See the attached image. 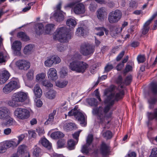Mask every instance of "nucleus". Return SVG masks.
I'll use <instances>...</instances> for the list:
<instances>
[{"mask_svg":"<svg viewBox=\"0 0 157 157\" xmlns=\"http://www.w3.org/2000/svg\"><path fill=\"white\" fill-rule=\"evenodd\" d=\"M104 94L107 96L104 103L107 105L104 107L99 106L94 108L92 113L93 115L96 116L99 124L106 125L109 124L112 119L113 111H110V109L115 101H117L122 98L124 94L123 91H121L115 95L113 93H110L107 95L106 91L105 92Z\"/></svg>","mask_w":157,"mask_h":157,"instance_id":"nucleus-1","label":"nucleus"},{"mask_svg":"<svg viewBox=\"0 0 157 157\" xmlns=\"http://www.w3.org/2000/svg\"><path fill=\"white\" fill-rule=\"evenodd\" d=\"M73 35V33L70 31L69 29L63 27L57 29L53 34V38L61 43L67 42Z\"/></svg>","mask_w":157,"mask_h":157,"instance_id":"nucleus-2","label":"nucleus"},{"mask_svg":"<svg viewBox=\"0 0 157 157\" xmlns=\"http://www.w3.org/2000/svg\"><path fill=\"white\" fill-rule=\"evenodd\" d=\"M69 66L70 69L72 71L83 73L88 67V65L83 61L74 60L70 63Z\"/></svg>","mask_w":157,"mask_h":157,"instance_id":"nucleus-3","label":"nucleus"},{"mask_svg":"<svg viewBox=\"0 0 157 157\" xmlns=\"http://www.w3.org/2000/svg\"><path fill=\"white\" fill-rule=\"evenodd\" d=\"M122 16V13L119 10H116L112 11L109 13L108 20L111 24L117 23L121 19Z\"/></svg>","mask_w":157,"mask_h":157,"instance_id":"nucleus-4","label":"nucleus"},{"mask_svg":"<svg viewBox=\"0 0 157 157\" xmlns=\"http://www.w3.org/2000/svg\"><path fill=\"white\" fill-rule=\"evenodd\" d=\"M9 109L6 107H3L0 109V119L3 120L2 125L6 126L10 124V117Z\"/></svg>","mask_w":157,"mask_h":157,"instance_id":"nucleus-5","label":"nucleus"},{"mask_svg":"<svg viewBox=\"0 0 157 157\" xmlns=\"http://www.w3.org/2000/svg\"><path fill=\"white\" fill-rule=\"evenodd\" d=\"M14 113L18 118L22 120L27 119L30 116L29 111L25 108H17L15 109Z\"/></svg>","mask_w":157,"mask_h":157,"instance_id":"nucleus-6","label":"nucleus"},{"mask_svg":"<svg viewBox=\"0 0 157 157\" xmlns=\"http://www.w3.org/2000/svg\"><path fill=\"white\" fill-rule=\"evenodd\" d=\"M94 51V47L86 43L82 44L80 46V52L84 56L91 55Z\"/></svg>","mask_w":157,"mask_h":157,"instance_id":"nucleus-7","label":"nucleus"},{"mask_svg":"<svg viewBox=\"0 0 157 157\" xmlns=\"http://www.w3.org/2000/svg\"><path fill=\"white\" fill-rule=\"evenodd\" d=\"M28 95L27 93L19 91L14 94L13 98L16 101L22 102L27 99Z\"/></svg>","mask_w":157,"mask_h":157,"instance_id":"nucleus-8","label":"nucleus"},{"mask_svg":"<svg viewBox=\"0 0 157 157\" xmlns=\"http://www.w3.org/2000/svg\"><path fill=\"white\" fill-rule=\"evenodd\" d=\"M16 65L20 70H27L30 66V63L25 59H20L16 63Z\"/></svg>","mask_w":157,"mask_h":157,"instance_id":"nucleus-9","label":"nucleus"},{"mask_svg":"<svg viewBox=\"0 0 157 157\" xmlns=\"http://www.w3.org/2000/svg\"><path fill=\"white\" fill-rule=\"evenodd\" d=\"M110 150V147L105 142H102L99 148L100 154L103 156H106L109 154Z\"/></svg>","mask_w":157,"mask_h":157,"instance_id":"nucleus-10","label":"nucleus"},{"mask_svg":"<svg viewBox=\"0 0 157 157\" xmlns=\"http://www.w3.org/2000/svg\"><path fill=\"white\" fill-rule=\"evenodd\" d=\"M75 117L79 122L82 126L85 127L86 126V118L82 113L77 111Z\"/></svg>","mask_w":157,"mask_h":157,"instance_id":"nucleus-11","label":"nucleus"},{"mask_svg":"<svg viewBox=\"0 0 157 157\" xmlns=\"http://www.w3.org/2000/svg\"><path fill=\"white\" fill-rule=\"evenodd\" d=\"M73 10L76 14L84 13L86 11L85 6L82 3H78L75 6Z\"/></svg>","mask_w":157,"mask_h":157,"instance_id":"nucleus-12","label":"nucleus"},{"mask_svg":"<svg viewBox=\"0 0 157 157\" xmlns=\"http://www.w3.org/2000/svg\"><path fill=\"white\" fill-rule=\"evenodd\" d=\"M97 12V16L98 19L101 21L104 20L105 17L107 14L106 8L104 7H101L98 10Z\"/></svg>","mask_w":157,"mask_h":157,"instance_id":"nucleus-13","label":"nucleus"},{"mask_svg":"<svg viewBox=\"0 0 157 157\" xmlns=\"http://www.w3.org/2000/svg\"><path fill=\"white\" fill-rule=\"evenodd\" d=\"M9 78V73L6 70L1 72L0 74V83L3 84L5 83Z\"/></svg>","mask_w":157,"mask_h":157,"instance_id":"nucleus-14","label":"nucleus"},{"mask_svg":"<svg viewBox=\"0 0 157 157\" xmlns=\"http://www.w3.org/2000/svg\"><path fill=\"white\" fill-rule=\"evenodd\" d=\"M48 74V78L50 79L55 80L57 78V71L55 69L50 68L49 70Z\"/></svg>","mask_w":157,"mask_h":157,"instance_id":"nucleus-15","label":"nucleus"},{"mask_svg":"<svg viewBox=\"0 0 157 157\" xmlns=\"http://www.w3.org/2000/svg\"><path fill=\"white\" fill-rule=\"evenodd\" d=\"M10 141H5L0 143V153H3L6 152L7 149L9 148Z\"/></svg>","mask_w":157,"mask_h":157,"instance_id":"nucleus-16","label":"nucleus"},{"mask_svg":"<svg viewBox=\"0 0 157 157\" xmlns=\"http://www.w3.org/2000/svg\"><path fill=\"white\" fill-rule=\"evenodd\" d=\"M55 20L57 21H61L64 19V16L61 11H56L54 13Z\"/></svg>","mask_w":157,"mask_h":157,"instance_id":"nucleus-17","label":"nucleus"},{"mask_svg":"<svg viewBox=\"0 0 157 157\" xmlns=\"http://www.w3.org/2000/svg\"><path fill=\"white\" fill-rule=\"evenodd\" d=\"M44 26L41 23H38L36 24L35 28V32L38 35L41 34L43 32Z\"/></svg>","mask_w":157,"mask_h":157,"instance_id":"nucleus-18","label":"nucleus"},{"mask_svg":"<svg viewBox=\"0 0 157 157\" xmlns=\"http://www.w3.org/2000/svg\"><path fill=\"white\" fill-rule=\"evenodd\" d=\"M63 128L67 131L75 129L77 127L75 124L73 123H66L63 125Z\"/></svg>","mask_w":157,"mask_h":157,"instance_id":"nucleus-19","label":"nucleus"},{"mask_svg":"<svg viewBox=\"0 0 157 157\" xmlns=\"http://www.w3.org/2000/svg\"><path fill=\"white\" fill-rule=\"evenodd\" d=\"M33 92L35 96L37 98H40L42 94V90L38 84H36L34 87Z\"/></svg>","mask_w":157,"mask_h":157,"instance_id":"nucleus-20","label":"nucleus"},{"mask_svg":"<svg viewBox=\"0 0 157 157\" xmlns=\"http://www.w3.org/2000/svg\"><path fill=\"white\" fill-rule=\"evenodd\" d=\"M17 37L21 39L22 40L27 41L29 40V37L28 36L26 33L22 32H18L17 35Z\"/></svg>","mask_w":157,"mask_h":157,"instance_id":"nucleus-21","label":"nucleus"},{"mask_svg":"<svg viewBox=\"0 0 157 157\" xmlns=\"http://www.w3.org/2000/svg\"><path fill=\"white\" fill-rule=\"evenodd\" d=\"M77 143V142H75L72 139L69 140L67 143V148L70 150L74 149Z\"/></svg>","mask_w":157,"mask_h":157,"instance_id":"nucleus-22","label":"nucleus"},{"mask_svg":"<svg viewBox=\"0 0 157 157\" xmlns=\"http://www.w3.org/2000/svg\"><path fill=\"white\" fill-rule=\"evenodd\" d=\"M147 116L149 121L153 119L157 121V108L154 109L153 113H148Z\"/></svg>","mask_w":157,"mask_h":157,"instance_id":"nucleus-23","label":"nucleus"},{"mask_svg":"<svg viewBox=\"0 0 157 157\" xmlns=\"http://www.w3.org/2000/svg\"><path fill=\"white\" fill-rule=\"evenodd\" d=\"M87 102L91 106L97 107L98 105L97 100L94 98H90L86 99Z\"/></svg>","mask_w":157,"mask_h":157,"instance_id":"nucleus-24","label":"nucleus"},{"mask_svg":"<svg viewBox=\"0 0 157 157\" xmlns=\"http://www.w3.org/2000/svg\"><path fill=\"white\" fill-rule=\"evenodd\" d=\"M64 134L62 132L57 131L53 132L51 134V136L54 139H59L63 137Z\"/></svg>","mask_w":157,"mask_h":157,"instance_id":"nucleus-25","label":"nucleus"},{"mask_svg":"<svg viewBox=\"0 0 157 157\" xmlns=\"http://www.w3.org/2000/svg\"><path fill=\"white\" fill-rule=\"evenodd\" d=\"M41 144L45 147L48 149L51 148L52 145L49 141L46 138H44L42 139L40 141Z\"/></svg>","mask_w":157,"mask_h":157,"instance_id":"nucleus-26","label":"nucleus"},{"mask_svg":"<svg viewBox=\"0 0 157 157\" xmlns=\"http://www.w3.org/2000/svg\"><path fill=\"white\" fill-rule=\"evenodd\" d=\"M20 87V86L16 81H10V91L16 90Z\"/></svg>","mask_w":157,"mask_h":157,"instance_id":"nucleus-27","label":"nucleus"},{"mask_svg":"<svg viewBox=\"0 0 157 157\" xmlns=\"http://www.w3.org/2000/svg\"><path fill=\"white\" fill-rule=\"evenodd\" d=\"M56 110H53V112L49 115L48 120L45 122V124H48L52 123L54 120V116L56 114Z\"/></svg>","mask_w":157,"mask_h":157,"instance_id":"nucleus-28","label":"nucleus"},{"mask_svg":"<svg viewBox=\"0 0 157 157\" xmlns=\"http://www.w3.org/2000/svg\"><path fill=\"white\" fill-rule=\"evenodd\" d=\"M86 32L85 29L83 27L78 28L76 32V34L77 36H83Z\"/></svg>","mask_w":157,"mask_h":157,"instance_id":"nucleus-29","label":"nucleus"},{"mask_svg":"<svg viewBox=\"0 0 157 157\" xmlns=\"http://www.w3.org/2000/svg\"><path fill=\"white\" fill-rule=\"evenodd\" d=\"M56 92L54 90H50L46 93L47 97L50 99H53L55 97Z\"/></svg>","mask_w":157,"mask_h":157,"instance_id":"nucleus-30","label":"nucleus"},{"mask_svg":"<svg viewBox=\"0 0 157 157\" xmlns=\"http://www.w3.org/2000/svg\"><path fill=\"white\" fill-rule=\"evenodd\" d=\"M41 152V149L36 146H35L33 148V154L34 156L38 157H39Z\"/></svg>","mask_w":157,"mask_h":157,"instance_id":"nucleus-31","label":"nucleus"},{"mask_svg":"<svg viewBox=\"0 0 157 157\" xmlns=\"http://www.w3.org/2000/svg\"><path fill=\"white\" fill-rule=\"evenodd\" d=\"M151 92L154 95L157 94V83L155 82H151L150 85Z\"/></svg>","mask_w":157,"mask_h":157,"instance_id":"nucleus-32","label":"nucleus"},{"mask_svg":"<svg viewBox=\"0 0 157 157\" xmlns=\"http://www.w3.org/2000/svg\"><path fill=\"white\" fill-rule=\"evenodd\" d=\"M21 43L19 41H15L13 44L12 46V48L13 49H21Z\"/></svg>","mask_w":157,"mask_h":157,"instance_id":"nucleus-33","label":"nucleus"},{"mask_svg":"<svg viewBox=\"0 0 157 157\" xmlns=\"http://www.w3.org/2000/svg\"><path fill=\"white\" fill-rule=\"evenodd\" d=\"M66 23L67 26L72 28L75 27L76 24V22L75 20L69 18L67 20Z\"/></svg>","mask_w":157,"mask_h":157,"instance_id":"nucleus-34","label":"nucleus"},{"mask_svg":"<svg viewBox=\"0 0 157 157\" xmlns=\"http://www.w3.org/2000/svg\"><path fill=\"white\" fill-rule=\"evenodd\" d=\"M55 25L52 24H49L47 25L45 27V33L49 34L54 29Z\"/></svg>","mask_w":157,"mask_h":157,"instance_id":"nucleus-35","label":"nucleus"},{"mask_svg":"<svg viewBox=\"0 0 157 157\" xmlns=\"http://www.w3.org/2000/svg\"><path fill=\"white\" fill-rule=\"evenodd\" d=\"M33 46L31 44H28L25 47L24 49V53L26 55L30 54L33 49Z\"/></svg>","mask_w":157,"mask_h":157,"instance_id":"nucleus-36","label":"nucleus"},{"mask_svg":"<svg viewBox=\"0 0 157 157\" xmlns=\"http://www.w3.org/2000/svg\"><path fill=\"white\" fill-rule=\"evenodd\" d=\"M102 136L106 139H110L113 136L112 133L110 131L107 130L103 133Z\"/></svg>","mask_w":157,"mask_h":157,"instance_id":"nucleus-37","label":"nucleus"},{"mask_svg":"<svg viewBox=\"0 0 157 157\" xmlns=\"http://www.w3.org/2000/svg\"><path fill=\"white\" fill-rule=\"evenodd\" d=\"M45 74L43 73L37 75L36 76V79L37 81L41 82L45 80Z\"/></svg>","mask_w":157,"mask_h":157,"instance_id":"nucleus-38","label":"nucleus"},{"mask_svg":"<svg viewBox=\"0 0 157 157\" xmlns=\"http://www.w3.org/2000/svg\"><path fill=\"white\" fill-rule=\"evenodd\" d=\"M53 63L54 62L52 59V56L48 57L47 59L44 62L45 65L46 67H50Z\"/></svg>","mask_w":157,"mask_h":157,"instance_id":"nucleus-39","label":"nucleus"},{"mask_svg":"<svg viewBox=\"0 0 157 157\" xmlns=\"http://www.w3.org/2000/svg\"><path fill=\"white\" fill-rule=\"evenodd\" d=\"M132 67L129 64H127L124 69L122 71L124 75H125L127 73L129 72L132 71Z\"/></svg>","mask_w":157,"mask_h":157,"instance_id":"nucleus-40","label":"nucleus"},{"mask_svg":"<svg viewBox=\"0 0 157 157\" xmlns=\"http://www.w3.org/2000/svg\"><path fill=\"white\" fill-rule=\"evenodd\" d=\"M34 71L32 69H30L26 74L27 79L29 80H32L34 77Z\"/></svg>","mask_w":157,"mask_h":157,"instance_id":"nucleus-41","label":"nucleus"},{"mask_svg":"<svg viewBox=\"0 0 157 157\" xmlns=\"http://www.w3.org/2000/svg\"><path fill=\"white\" fill-rule=\"evenodd\" d=\"M150 24L147 21L145 23L142 29V33L143 34L145 35L148 32L149 29L148 26Z\"/></svg>","mask_w":157,"mask_h":157,"instance_id":"nucleus-42","label":"nucleus"},{"mask_svg":"<svg viewBox=\"0 0 157 157\" xmlns=\"http://www.w3.org/2000/svg\"><path fill=\"white\" fill-rule=\"evenodd\" d=\"M66 142V141L64 139L59 140L57 143L58 148H60L64 147Z\"/></svg>","mask_w":157,"mask_h":157,"instance_id":"nucleus-43","label":"nucleus"},{"mask_svg":"<svg viewBox=\"0 0 157 157\" xmlns=\"http://www.w3.org/2000/svg\"><path fill=\"white\" fill-rule=\"evenodd\" d=\"M68 82L66 81H57L56 83V86L60 88L65 87L67 84Z\"/></svg>","mask_w":157,"mask_h":157,"instance_id":"nucleus-44","label":"nucleus"},{"mask_svg":"<svg viewBox=\"0 0 157 157\" xmlns=\"http://www.w3.org/2000/svg\"><path fill=\"white\" fill-rule=\"evenodd\" d=\"M89 146L87 144H84L82 147L81 151V152L85 154H87L89 153V149L88 147Z\"/></svg>","mask_w":157,"mask_h":157,"instance_id":"nucleus-45","label":"nucleus"},{"mask_svg":"<svg viewBox=\"0 0 157 157\" xmlns=\"http://www.w3.org/2000/svg\"><path fill=\"white\" fill-rule=\"evenodd\" d=\"M52 59L54 63L55 64L59 63L61 61L60 58L56 55H52Z\"/></svg>","mask_w":157,"mask_h":157,"instance_id":"nucleus-46","label":"nucleus"},{"mask_svg":"<svg viewBox=\"0 0 157 157\" xmlns=\"http://www.w3.org/2000/svg\"><path fill=\"white\" fill-rule=\"evenodd\" d=\"M113 68V66L112 64H107L105 67L103 73H108Z\"/></svg>","mask_w":157,"mask_h":157,"instance_id":"nucleus-47","label":"nucleus"},{"mask_svg":"<svg viewBox=\"0 0 157 157\" xmlns=\"http://www.w3.org/2000/svg\"><path fill=\"white\" fill-rule=\"evenodd\" d=\"M3 91L6 94H8L10 92V82L5 85L3 88Z\"/></svg>","mask_w":157,"mask_h":157,"instance_id":"nucleus-48","label":"nucleus"},{"mask_svg":"<svg viewBox=\"0 0 157 157\" xmlns=\"http://www.w3.org/2000/svg\"><path fill=\"white\" fill-rule=\"evenodd\" d=\"M81 58L82 56L78 53H76L71 56V59L74 61L80 59Z\"/></svg>","mask_w":157,"mask_h":157,"instance_id":"nucleus-49","label":"nucleus"},{"mask_svg":"<svg viewBox=\"0 0 157 157\" xmlns=\"http://www.w3.org/2000/svg\"><path fill=\"white\" fill-rule=\"evenodd\" d=\"M19 144V142L16 139H14L10 140V147H16Z\"/></svg>","mask_w":157,"mask_h":157,"instance_id":"nucleus-50","label":"nucleus"},{"mask_svg":"<svg viewBox=\"0 0 157 157\" xmlns=\"http://www.w3.org/2000/svg\"><path fill=\"white\" fill-rule=\"evenodd\" d=\"M132 80V77L131 75L127 76L125 80L124 83L127 85H129L131 82Z\"/></svg>","mask_w":157,"mask_h":157,"instance_id":"nucleus-51","label":"nucleus"},{"mask_svg":"<svg viewBox=\"0 0 157 157\" xmlns=\"http://www.w3.org/2000/svg\"><path fill=\"white\" fill-rule=\"evenodd\" d=\"M93 135L92 134L89 135L86 140V144L90 146L93 141Z\"/></svg>","mask_w":157,"mask_h":157,"instance_id":"nucleus-52","label":"nucleus"},{"mask_svg":"<svg viewBox=\"0 0 157 157\" xmlns=\"http://www.w3.org/2000/svg\"><path fill=\"white\" fill-rule=\"evenodd\" d=\"M97 7V4L94 2H92L90 5L89 9L92 12L94 11Z\"/></svg>","mask_w":157,"mask_h":157,"instance_id":"nucleus-53","label":"nucleus"},{"mask_svg":"<svg viewBox=\"0 0 157 157\" xmlns=\"http://www.w3.org/2000/svg\"><path fill=\"white\" fill-rule=\"evenodd\" d=\"M139 63H143L145 61V58L144 55H139L137 58Z\"/></svg>","mask_w":157,"mask_h":157,"instance_id":"nucleus-54","label":"nucleus"},{"mask_svg":"<svg viewBox=\"0 0 157 157\" xmlns=\"http://www.w3.org/2000/svg\"><path fill=\"white\" fill-rule=\"evenodd\" d=\"M41 83L43 85L47 87H52L53 86V85L48 81L44 80Z\"/></svg>","mask_w":157,"mask_h":157,"instance_id":"nucleus-55","label":"nucleus"},{"mask_svg":"<svg viewBox=\"0 0 157 157\" xmlns=\"http://www.w3.org/2000/svg\"><path fill=\"white\" fill-rule=\"evenodd\" d=\"M157 157V148H153L151 151V153L149 157Z\"/></svg>","mask_w":157,"mask_h":157,"instance_id":"nucleus-56","label":"nucleus"},{"mask_svg":"<svg viewBox=\"0 0 157 157\" xmlns=\"http://www.w3.org/2000/svg\"><path fill=\"white\" fill-rule=\"evenodd\" d=\"M35 3V2H33L29 3L28 4V6L25 7L23 8V9L22 11L24 12H26L29 11L31 9V6H33Z\"/></svg>","mask_w":157,"mask_h":157,"instance_id":"nucleus-57","label":"nucleus"},{"mask_svg":"<svg viewBox=\"0 0 157 157\" xmlns=\"http://www.w3.org/2000/svg\"><path fill=\"white\" fill-rule=\"evenodd\" d=\"M60 76L62 78H64L67 75V71L64 68L62 69L60 71Z\"/></svg>","mask_w":157,"mask_h":157,"instance_id":"nucleus-58","label":"nucleus"},{"mask_svg":"<svg viewBox=\"0 0 157 157\" xmlns=\"http://www.w3.org/2000/svg\"><path fill=\"white\" fill-rule=\"evenodd\" d=\"M81 132V131H78L75 132L74 134H72L73 138L76 140L77 141V142H78V137L79 136V134Z\"/></svg>","mask_w":157,"mask_h":157,"instance_id":"nucleus-59","label":"nucleus"},{"mask_svg":"<svg viewBox=\"0 0 157 157\" xmlns=\"http://www.w3.org/2000/svg\"><path fill=\"white\" fill-rule=\"evenodd\" d=\"M125 53V51H122L118 55L116 58V60L117 61H119L123 57Z\"/></svg>","mask_w":157,"mask_h":157,"instance_id":"nucleus-60","label":"nucleus"},{"mask_svg":"<svg viewBox=\"0 0 157 157\" xmlns=\"http://www.w3.org/2000/svg\"><path fill=\"white\" fill-rule=\"evenodd\" d=\"M25 146L24 145H21L19 147L17 150V152L21 154H22L24 153Z\"/></svg>","mask_w":157,"mask_h":157,"instance_id":"nucleus-61","label":"nucleus"},{"mask_svg":"<svg viewBox=\"0 0 157 157\" xmlns=\"http://www.w3.org/2000/svg\"><path fill=\"white\" fill-rule=\"evenodd\" d=\"M29 136L30 137L35 138L36 137V134L34 130H30L28 131Z\"/></svg>","mask_w":157,"mask_h":157,"instance_id":"nucleus-62","label":"nucleus"},{"mask_svg":"<svg viewBox=\"0 0 157 157\" xmlns=\"http://www.w3.org/2000/svg\"><path fill=\"white\" fill-rule=\"evenodd\" d=\"M124 64L121 63H119L116 67V69L117 71H121L123 68Z\"/></svg>","mask_w":157,"mask_h":157,"instance_id":"nucleus-63","label":"nucleus"},{"mask_svg":"<svg viewBox=\"0 0 157 157\" xmlns=\"http://www.w3.org/2000/svg\"><path fill=\"white\" fill-rule=\"evenodd\" d=\"M78 111L74 109H71L70 111L68 112V115L70 116H74L75 117Z\"/></svg>","mask_w":157,"mask_h":157,"instance_id":"nucleus-64","label":"nucleus"}]
</instances>
